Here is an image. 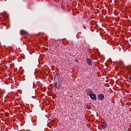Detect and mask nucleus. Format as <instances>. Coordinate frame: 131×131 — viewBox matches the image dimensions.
I'll return each instance as SVG.
<instances>
[{"label":"nucleus","instance_id":"obj_1","mask_svg":"<svg viewBox=\"0 0 131 131\" xmlns=\"http://www.w3.org/2000/svg\"><path fill=\"white\" fill-rule=\"evenodd\" d=\"M88 95L92 100H96L97 99V96H96V94L93 93V91L92 90L88 91Z\"/></svg>","mask_w":131,"mask_h":131},{"label":"nucleus","instance_id":"obj_2","mask_svg":"<svg viewBox=\"0 0 131 131\" xmlns=\"http://www.w3.org/2000/svg\"><path fill=\"white\" fill-rule=\"evenodd\" d=\"M98 98L100 101H103V100L105 99V96L104 95V94H99L98 96Z\"/></svg>","mask_w":131,"mask_h":131},{"label":"nucleus","instance_id":"obj_3","mask_svg":"<svg viewBox=\"0 0 131 131\" xmlns=\"http://www.w3.org/2000/svg\"><path fill=\"white\" fill-rule=\"evenodd\" d=\"M20 33L21 35H27L28 34V32L24 30H21Z\"/></svg>","mask_w":131,"mask_h":131},{"label":"nucleus","instance_id":"obj_4","mask_svg":"<svg viewBox=\"0 0 131 131\" xmlns=\"http://www.w3.org/2000/svg\"><path fill=\"white\" fill-rule=\"evenodd\" d=\"M86 63L89 65L90 66H92V60L90 59L89 58H86Z\"/></svg>","mask_w":131,"mask_h":131},{"label":"nucleus","instance_id":"obj_5","mask_svg":"<svg viewBox=\"0 0 131 131\" xmlns=\"http://www.w3.org/2000/svg\"><path fill=\"white\" fill-rule=\"evenodd\" d=\"M102 128H106L107 127V123L106 122H101Z\"/></svg>","mask_w":131,"mask_h":131},{"label":"nucleus","instance_id":"obj_6","mask_svg":"<svg viewBox=\"0 0 131 131\" xmlns=\"http://www.w3.org/2000/svg\"><path fill=\"white\" fill-rule=\"evenodd\" d=\"M54 89L55 90H56V89L59 90V87H58V82H54Z\"/></svg>","mask_w":131,"mask_h":131},{"label":"nucleus","instance_id":"obj_7","mask_svg":"<svg viewBox=\"0 0 131 131\" xmlns=\"http://www.w3.org/2000/svg\"><path fill=\"white\" fill-rule=\"evenodd\" d=\"M55 79H58L60 78V75L59 74H56L54 76Z\"/></svg>","mask_w":131,"mask_h":131},{"label":"nucleus","instance_id":"obj_8","mask_svg":"<svg viewBox=\"0 0 131 131\" xmlns=\"http://www.w3.org/2000/svg\"><path fill=\"white\" fill-rule=\"evenodd\" d=\"M61 85H62V84H61V83H59V84L57 85V86L58 88V90H60V88H61Z\"/></svg>","mask_w":131,"mask_h":131},{"label":"nucleus","instance_id":"obj_9","mask_svg":"<svg viewBox=\"0 0 131 131\" xmlns=\"http://www.w3.org/2000/svg\"><path fill=\"white\" fill-rule=\"evenodd\" d=\"M31 87L32 88H34V85L33 84V83L31 84Z\"/></svg>","mask_w":131,"mask_h":131}]
</instances>
